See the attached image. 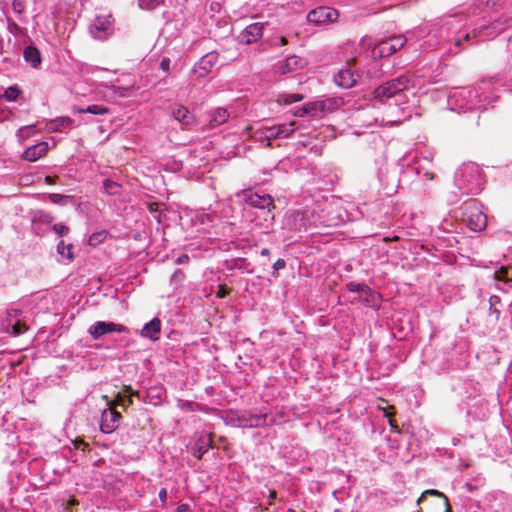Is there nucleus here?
I'll use <instances>...</instances> for the list:
<instances>
[{
    "mask_svg": "<svg viewBox=\"0 0 512 512\" xmlns=\"http://www.w3.org/2000/svg\"><path fill=\"white\" fill-rule=\"evenodd\" d=\"M302 99H303V96L301 94H298V93L284 94V95L280 96L279 102H281L283 104H286V105H289V104H292V103H295V102H299Z\"/></svg>",
    "mask_w": 512,
    "mask_h": 512,
    "instance_id": "34",
    "label": "nucleus"
},
{
    "mask_svg": "<svg viewBox=\"0 0 512 512\" xmlns=\"http://www.w3.org/2000/svg\"><path fill=\"white\" fill-rule=\"evenodd\" d=\"M319 101L323 112H333L344 104L342 97H331Z\"/></svg>",
    "mask_w": 512,
    "mask_h": 512,
    "instance_id": "22",
    "label": "nucleus"
},
{
    "mask_svg": "<svg viewBox=\"0 0 512 512\" xmlns=\"http://www.w3.org/2000/svg\"><path fill=\"white\" fill-rule=\"evenodd\" d=\"M278 41H279V45L280 46H285L288 44V40L287 38H285L284 36H281L278 38Z\"/></svg>",
    "mask_w": 512,
    "mask_h": 512,
    "instance_id": "55",
    "label": "nucleus"
},
{
    "mask_svg": "<svg viewBox=\"0 0 512 512\" xmlns=\"http://www.w3.org/2000/svg\"><path fill=\"white\" fill-rule=\"evenodd\" d=\"M263 36V25L261 23H253L248 25L241 33L242 42L252 44L257 42Z\"/></svg>",
    "mask_w": 512,
    "mask_h": 512,
    "instance_id": "15",
    "label": "nucleus"
},
{
    "mask_svg": "<svg viewBox=\"0 0 512 512\" xmlns=\"http://www.w3.org/2000/svg\"><path fill=\"white\" fill-rule=\"evenodd\" d=\"M454 183L462 194L475 195L482 191L484 177L477 165L469 163L456 170Z\"/></svg>",
    "mask_w": 512,
    "mask_h": 512,
    "instance_id": "1",
    "label": "nucleus"
},
{
    "mask_svg": "<svg viewBox=\"0 0 512 512\" xmlns=\"http://www.w3.org/2000/svg\"><path fill=\"white\" fill-rule=\"evenodd\" d=\"M505 71L507 73L512 74V54L508 57V63L506 65V67H505Z\"/></svg>",
    "mask_w": 512,
    "mask_h": 512,
    "instance_id": "53",
    "label": "nucleus"
},
{
    "mask_svg": "<svg viewBox=\"0 0 512 512\" xmlns=\"http://www.w3.org/2000/svg\"><path fill=\"white\" fill-rule=\"evenodd\" d=\"M339 17V12L328 6H319L311 10L307 15V20L310 23L317 25L332 23Z\"/></svg>",
    "mask_w": 512,
    "mask_h": 512,
    "instance_id": "8",
    "label": "nucleus"
},
{
    "mask_svg": "<svg viewBox=\"0 0 512 512\" xmlns=\"http://www.w3.org/2000/svg\"><path fill=\"white\" fill-rule=\"evenodd\" d=\"M46 181H47L48 183H51V177H50V176H47V177H46Z\"/></svg>",
    "mask_w": 512,
    "mask_h": 512,
    "instance_id": "58",
    "label": "nucleus"
},
{
    "mask_svg": "<svg viewBox=\"0 0 512 512\" xmlns=\"http://www.w3.org/2000/svg\"><path fill=\"white\" fill-rule=\"evenodd\" d=\"M208 116H209L208 127L210 129H213L217 126H220V125L226 123L230 117V114L227 109L219 107V108H216V109L212 110L211 112H209Z\"/></svg>",
    "mask_w": 512,
    "mask_h": 512,
    "instance_id": "19",
    "label": "nucleus"
},
{
    "mask_svg": "<svg viewBox=\"0 0 512 512\" xmlns=\"http://www.w3.org/2000/svg\"><path fill=\"white\" fill-rule=\"evenodd\" d=\"M21 90L17 85L10 86L4 91V98L7 101H15L20 95Z\"/></svg>",
    "mask_w": 512,
    "mask_h": 512,
    "instance_id": "33",
    "label": "nucleus"
},
{
    "mask_svg": "<svg viewBox=\"0 0 512 512\" xmlns=\"http://www.w3.org/2000/svg\"><path fill=\"white\" fill-rule=\"evenodd\" d=\"M461 219L471 231L480 232L487 226V216L477 199H469L460 207Z\"/></svg>",
    "mask_w": 512,
    "mask_h": 512,
    "instance_id": "2",
    "label": "nucleus"
},
{
    "mask_svg": "<svg viewBox=\"0 0 512 512\" xmlns=\"http://www.w3.org/2000/svg\"><path fill=\"white\" fill-rule=\"evenodd\" d=\"M287 512H296V511H295V510H293V509H288V511H287Z\"/></svg>",
    "mask_w": 512,
    "mask_h": 512,
    "instance_id": "60",
    "label": "nucleus"
},
{
    "mask_svg": "<svg viewBox=\"0 0 512 512\" xmlns=\"http://www.w3.org/2000/svg\"><path fill=\"white\" fill-rule=\"evenodd\" d=\"M500 272L504 274L506 271L504 268H501Z\"/></svg>",
    "mask_w": 512,
    "mask_h": 512,
    "instance_id": "59",
    "label": "nucleus"
},
{
    "mask_svg": "<svg viewBox=\"0 0 512 512\" xmlns=\"http://www.w3.org/2000/svg\"><path fill=\"white\" fill-rule=\"evenodd\" d=\"M189 261V256L186 255V254H183L181 256H179L176 260V263L177 264H183V263H186Z\"/></svg>",
    "mask_w": 512,
    "mask_h": 512,
    "instance_id": "52",
    "label": "nucleus"
},
{
    "mask_svg": "<svg viewBox=\"0 0 512 512\" xmlns=\"http://www.w3.org/2000/svg\"><path fill=\"white\" fill-rule=\"evenodd\" d=\"M251 264L245 258H234L226 261V267L229 270H242L251 273Z\"/></svg>",
    "mask_w": 512,
    "mask_h": 512,
    "instance_id": "23",
    "label": "nucleus"
},
{
    "mask_svg": "<svg viewBox=\"0 0 512 512\" xmlns=\"http://www.w3.org/2000/svg\"><path fill=\"white\" fill-rule=\"evenodd\" d=\"M31 133H34V127L33 126H29V127H21L18 132H17V136L19 138L20 141H23L26 137H28Z\"/></svg>",
    "mask_w": 512,
    "mask_h": 512,
    "instance_id": "41",
    "label": "nucleus"
},
{
    "mask_svg": "<svg viewBox=\"0 0 512 512\" xmlns=\"http://www.w3.org/2000/svg\"><path fill=\"white\" fill-rule=\"evenodd\" d=\"M267 414H251L247 412L234 413L230 422L239 427L256 428L267 425Z\"/></svg>",
    "mask_w": 512,
    "mask_h": 512,
    "instance_id": "5",
    "label": "nucleus"
},
{
    "mask_svg": "<svg viewBox=\"0 0 512 512\" xmlns=\"http://www.w3.org/2000/svg\"><path fill=\"white\" fill-rule=\"evenodd\" d=\"M459 442H460V440H458V439H453V444H454V445H457Z\"/></svg>",
    "mask_w": 512,
    "mask_h": 512,
    "instance_id": "57",
    "label": "nucleus"
},
{
    "mask_svg": "<svg viewBox=\"0 0 512 512\" xmlns=\"http://www.w3.org/2000/svg\"><path fill=\"white\" fill-rule=\"evenodd\" d=\"M358 79L359 74L351 66H346L334 75L336 85L344 89L352 88L356 85Z\"/></svg>",
    "mask_w": 512,
    "mask_h": 512,
    "instance_id": "13",
    "label": "nucleus"
},
{
    "mask_svg": "<svg viewBox=\"0 0 512 512\" xmlns=\"http://www.w3.org/2000/svg\"><path fill=\"white\" fill-rule=\"evenodd\" d=\"M504 30V26L499 22L492 23L489 26L481 27V33L486 37H494Z\"/></svg>",
    "mask_w": 512,
    "mask_h": 512,
    "instance_id": "25",
    "label": "nucleus"
},
{
    "mask_svg": "<svg viewBox=\"0 0 512 512\" xmlns=\"http://www.w3.org/2000/svg\"><path fill=\"white\" fill-rule=\"evenodd\" d=\"M501 303V299L499 296L497 295H492L490 298H489V305H490V313L495 315V319L498 320L499 317H500V310L497 308V305H499Z\"/></svg>",
    "mask_w": 512,
    "mask_h": 512,
    "instance_id": "32",
    "label": "nucleus"
},
{
    "mask_svg": "<svg viewBox=\"0 0 512 512\" xmlns=\"http://www.w3.org/2000/svg\"><path fill=\"white\" fill-rule=\"evenodd\" d=\"M164 0H139V7L145 10H153Z\"/></svg>",
    "mask_w": 512,
    "mask_h": 512,
    "instance_id": "37",
    "label": "nucleus"
},
{
    "mask_svg": "<svg viewBox=\"0 0 512 512\" xmlns=\"http://www.w3.org/2000/svg\"><path fill=\"white\" fill-rule=\"evenodd\" d=\"M413 81L408 75H400L379 85L373 91V97L381 103L412 87Z\"/></svg>",
    "mask_w": 512,
    "mask_h": 512,
    "instance_id": "3",
    "label": "nucleus"
},
{
    "mask_svg": "<svg viewBox=\"0 0 512 512\" xmlns=\"http://www.w3.org/2000/svg\"><path fill=\"white\" fill-rule=\"evenodd\" d=\"M8 28L11 32H16L20 29L18 24L14 22L10 17H7Z\"/></svg>",
    "mask_w": 512,
    "mask_h": 512,
    "instance_id": "49",
    "label": "nucleus"
},
{
    "mask_svg": "<svg viewBox=\"0 0 512 512\" xmlns=\"http://www.w3.org/2000/svg\"><path fill=\"white\" fill-rule=\"evenodd\" d=\"M286 267V262L284 259H278L274 264H273V269H274V275L277 277V274L276 272L279 271V270H282Z\"/></svg>",
    "mask_w": 512,
    "mask_h": 512,
    "instance_id": "46",
    "label": "nucleus"
},
{
    "mask_svg": "<svg viewBox=\"0 0 512 512\" xmlns=\"http://www.w3.org/2000/svg\"><path fill=\"white\" fill-rule=\"evenodd\" d=\"M111 16H99L90 24L89 30L94 39L103 40L112 34Z\"/></svg>",
    "mask_w": 512,
    "mask_h": 512,
    "instance_id": "10",
    "label": "nucleus"
},
{
    "mask_svg": "<svg viewBox=\"0 0 512 512\" xmlns=\"http://www.w3.org/2000/svg\"><path fill=\"white\" fill-rule=\"evenodd\" d=\"M219 55L216 51L206 53L201 59L195 63L192 73L199 78H205L212 73L213 68L218 63Z\"/></svg>",
    "mask_w": 512,
    "mask_h": 512,
    "instance_id": "9",
    "label": "nucleus"
},
{
    "mask_svg": "<svg viewBox=\"0 0 512 512\" xmlns=\"http://www.w3.org/2000/svg\"><path fill=\"white\" fill-rule=\"evenodd\" d=\"M239 196L243 197L244 201L253 208L267 209L268 214L271 213L270 209L274 208L273 198L269 194H259L251 190H244Z\"/></svg>",
    "mask_w": 512,
    "mask_h": 512,
    "instance_id": "6",
    "label": "nucleus"
},
{
    "mask_svg": "<svg viewBox=\"0 0 512 512\" xmlns=\"http://www.w3.org/2000/svg\"><path fill=\"white\" fill-rule=\"evenodd\" d=\"M184 278V273L182 270L180 269H177L173 275H172V278L171 280L174 281V282H178V281H181L182 279Z\"/></svg>",
    "mask_w": 512,
    "mask_h": 512,
    "instance_id": "50",
    "label": "nucleus"
},
{
    "mask_svg": "<svg viewBox=\"0 0 512 512\" xmlns=\"http://www.w3.org/2000/svg\"><path fill=\"white\" fill-rule=\"evenodd\" d=\"M261 131H262L263 137L268 140V143H267L268 146L271 145V143H270L271 140L280 138L278 125L271 126V127H263Z\"/></svg>",
    "mask_w": 512,
    "mask_h": 512,
    "instance_id": "27",
    "label": "nucleus"
},
{
    "mask_svg": "<svg viewBox=\"0 0 512 512\" xmlns=\"http://www.w3.org/2000/svg\"><path fill=\"white\" fill-rule=\"evenodd\" d=\"M72 123H73V120L69 117H61V118H57L53 121L55 130H60L61 128L71 127Z\"/></svg>",
    "mask_w": 512,
    "mask_h": 512,
    "instance_id": "36",
    "label": "nucleus"
},
{
    "mask_svg": "<svg viewBox=\"0 0 512 512\" xmlns=\"http://www.w3.org/2000/svg\"><path fill=\"white\" fill-rule=\"evenodd\" d=\"M120 189V185L110 179H105L103 181V190L105 193L109 195H116L118 194Z\"/></svg>",
    "mask_w": 512,
    "mask_h": 512,
    "instance_id": "31",
    "label": "nucleus"
},
{
    "mask_svg": "<svg viewBox=\"0 0 512 512\" xmlns=\"http://www.w3.org/2000/svg\"><path fill=\"white\" fill-rule=\"evenodd\" d=\"M77 113H90L94 115H104L109 112V109L106 106L103 105H89L86 108H79L76 110Z\"/></svg>",
    "mask_w": 512,
    "mask_h": 512,
    "instance_id": "26",
    "label": "nucleus"
},
{
    "mask_svg": "<svg viewBox=\"0 0 512 512\" xmlns=\"http://www.w3.org/2000/svg\"><path fill=\"white\" fill-rule=\"evenodd\" d=\"M113 332L125 333L127 332V327L114 322L97 321L88 329L89 335L94 340H99L102 336Z\"/></svg>",
    "mask_w": 512,
    "mask_h": 512,
    "instance_id": "7",
    "label": "nucleus"
},
{
    "mask_svg": "<svg viewBox=\"0 0 512 512\" xmlns=\"http://www.w3.org/2000/svg\"><path fill=\"white\" fill-rule=\"evenodd\" d=\"M278 128H279V136L280 138H287L289 136H291L293 134V132L295 131L294 127H293V124L290 123V124H280L278 125Z\"/></svg>",
    "mask_w": 512,
    "mask_h": 512,
    "instance_id": "38",
    "label": "nucleus"
},
{
    "mask_svg": "<svg viewBox=\"0 0 512 512\" xmlns=\"http://www.w3.org/2000/svg\"><path fill=\"white\" fill-rule=\"evenodd\" d=\"M347 290L349 292H357L365 295L371 292V289L367 285L355 282H349L347 284Z\"/></svg>",
    "mask_w": 512,
    "mask_h": 512,
    "instance_id": "29",
    "label": "nucleus"
},
{
    "mask_svg": "<svg viewBox=\"0 0 512 512\" xmlns=\"http://www.w3.org/2000/svg\"><path fill=\"white\" fill-rule=\"evenodd\" d=\"M107 237V231L101 230L98 232H94L90 235L88 244L90 246H97L98 244L102 243Z\"/></svg>",
    "mask_w": 512,
    "mask_h": 512,
    "instance_id": "30",
    "label": "nucleus"
},
{
    "mask_svg": "<svg viewBox=\"0 0 512 512\" xmlns=\"http://www.w3.org/2000/svg\"><path fill=\"white\" fill-rule=\"evenodd\" d=\"M276 497H277L276 491L273 490V489L269 490V499H270V501L268 502V504L271 505L272 504V500L276 499Z\"/></svg>",
    "mask_w": 512,
    "mask_h": 512,
    "instance_id": "54",
    "label": "nucleus"
},
{
    "mask_svg": "<svg viewBox=\"0 0 512 512\" xmlns=\"http://www.w3.org/2000/svg\"><path fill=\"white\" fill-rule=\"evenodd\" d=\"M49 198H50L51 202H53L55 204H59V203H61V201L63 199L68 198V196H64V195H61V194L53 193V194L49 195Z\"/></svg>",
    "mask_w": 512,
    "mask_h": 512,
    "instance_id": "47",
    "label": "nucleus"
},
{
    "mask_svg": "<svg viewBox=\"0 0 512 512\" xmlns=\"http://www.w3.org/2000/svg\"><path fill=\"white\" fill-rule=\"evenodd\" d=\"M261 255L268 257L270 255V250L268 248H263L261 250Z\"/></svg>",
    "mask_w": 512,
    "mask_h": 512,
    "instance_id": "56",
    "label": "nucleus"
},
{
    "mask_svg": "<svg viewBox=\"0 0 512 512\" xmlns=\"http://www.w3.org/2000/svg\"><path fill=\"white\" fill-rule=\"evenodd\" d=\"M161 333V320L157 317L146 323L140 331V335L143 338H147L151 341H157L160 338Z\"/></svg>",
    "mask_w": 512,
    "mask_h": 512,
    "instance_id": "16",
    "label": "nucleus"
},
{
    "mask_svg": "<svg viewBox=\"0 0 512 512\" xmlns=\"http://www.w3.org/2000/svg\"><path fill=\"white\" fill-rule=\"evenodd\" d=\"M12 9L21 19V16L24 14L25 9H26V1L25 0H12Z\"/></svg>",
    "mask_w": 512,
    "mask_h": 512,
    "instance_id": "35",
    "label": "nucleus"
},
{
    "mask_svg": "<svg viewBox=\"0 0 512 512\" xmlns=\"http://www.w3.org/2000/svg\"><path fill=\"white\" fill-rule=\"evenodd\" d=\"M323 112L321 109L320 101H312L304 104L301 108H299L295 112V116L297 117H304V116H312L315 117L319 113Z\"/></svg>",
    "mask_w": 512,
    "mask_h": 512,
    "instance_id": "20",
    "label": "nucleus"
},
{
    "mask_svg": "<svg viewBox=\"0 0 512 512\" xmlns=\"http://www.w3.org/2000/svg\"><path fill=\"white\" fill-rule=\"evenodd\" d=\"M133 394H129V395H122V394H118L117 396V404L122 406V407H127L129 406L130 404H132V399H131V396Z\"/></svg>",
    "mask_w": 512,
    "mask_h": 512,
    "instance_id": "42",
    "label": "nucleus"
},
{
    "mask_svg": "<svg viewBox=\"0 0 512 512\" xmlns=\"http://www.w3.org/2000/svg\"><path fill=\"white\" fill-rule=\"evenodd\" d=\"M159 69L162 70L167 75L170 74L171 70V60L168 57H163L159 63Z\"/></svg>",
    "mask_w": 512,
    "mask_h": 512,
    "instance_id": "43",
    "label": "nucleus"
},
{
    "mask_svg": "<svg viewBox=\"0 0 512 512\" xmlns=\"http://www.w3.org/2000/svg\"><path fill=\"white\" fill-rule=\"evenodd\" d=\"M228 294H229V289L225 285L219 286V289L216 293L218 298H224Z\"/></svg>",
    "mask_w": 512,
    "mask_h": 512,
    "instance_id": "48",
    "label": "nucleus"
},
{
    "mask_svg": "<svg viewBox=\"0 0 512 512\" xmlns=\"http://www.w3.org/2000/svg\"><path fill=\"white\" fill-rule=\"evenodd\" d=\"M171 116L180 123L183 130L190 129L195 124L194 114L184 105L174 104L170 107Z\"/></svg>",
    "mask_w": 512,
    "mask_h": 512,
    "instance_id": "11",
    "label": "nucleus"
},
{
    "mask_svg": "<svg viewBox=\"0 0 512 512\" xmlns=\"http://www.w3.org/2000/svg\"><path fill=\"white\" fill-rule=\"evenodd\" d=\"M8 325L11 326L12 333L14 335H20L27 330V326L24 323L20 322V320H16V321L12 322V324H8Z\"/></svg>",
    "mask_w": 512,
    "mask_h": 512,
    "instance_id": "39",
    "label": "nucleus"
},
{
    "mask_svg": "<svg viewBox=\"0 0 512 512\" xmlns=\"http://www.w3.org/2000/svg\"><path fill=\"white\" fill-rule=\"evenodd\" d=\"M23 57L33 68H37L41 64V54L35 46L25 47Z\"/></svg>",
    "mask_w": 512,
    "mask_h": 512,
    "instance_id": "21",
    "label": "nucleus"
},
{
    "mask_svg": "<svg viewBox=\"0 0 512 512\" xmlns=\"http://www.w3.org/2000/svg\"><path fill=\"white\" fill-rule=\"evenodd\" d=\"M428 494H429V495H435V496H438V497L443 498V500H444L445 512H451V505H450V503H449L448 498H447V497H446L442 492H440V491H438V490H435V489L426 490V491L422 494V496L419 498L418 503H419V502H421V501L425 498V496H426V495H428Z\"/></svg>",
    "mask_w": 512,
    "mask_h": 512,
    "instance_id": "28",
    "label": "nucleus"
},
{
    "mask_svg": "<svg viewBox=\"0 0 512 512\" xmlns=\"http://www.w3.org/2000/svg\"><path fill=\"white\" fill-rule=\"evenodd\" d=\"M159 499L161 500L162 503L166 502V499H167V490H166V488L160 489V491H159Z\"/></svg>",
    "mask_w": 512,
    "mask_h": 512,
    "instance_id": "51",
    "label": "nucleus"
},
{
    "mask_svg": "<svg viewBox=\"0 0 512 512\" xmlns=\"http://www.w3.org/2000/svg\"><path fill=\"white\" fill-rule=\"evenodd\" d=\"M22 314L20 309H10L7 311V321L8 324H12V322L18 320V317Z\"/></svg>",
    "mask_w": 512,
    "mask_h": 512,
    "instance_id": "45",
    "label": "nucleus"
},
{
    "mask_svg": "<svg viewBox=\"0 0 512 512\" xmlns=\"http://www.w3.org/2000/svg\"><path fill=\"white\" fill-rule=\"evenodd\" d=\"M39 220L45 224H49L52 222L53 217L49 213H45L43 211H40L37 213V215L34 216L33 221Z\"/></svg>",
    "mask_w": 512,
    "mask_h": 512,
    "instance_id": "40",
    "label": "nucleus"
},
{
    "mask_svg": "<svg viewBox=\"0 0 512 512\" xmlns=\"http://www.w3.org/2000/svg\"><path fill=\"white\" fill-rule=\"evenodd\" d=\"M72 250H73V245L72 244H65V242L63 240H61L57 244V252H58V254H60L63 258L68 259L69 261H73L74 258H75L74 253L72 252Z\"/></svg>",
    "mask_w": 512,
    "mask_h": 512,
    "instance_id": "24",
    "label": "nucleus"
},
{
    "mask_svg": "<svg viewBox=\"0 0 512 512\" xmlns=\"http://www.w3.org/2000/svg\"><path fill=\"white\" fill-rule=\"evenodd\" d=\"M406 41L407 39L403 35L392 36L382 40L373 47L371 56L375 60L389 57L400 50L405 45Z\"/></svg>",
    "mask_w": 512,
    "mask_h": 512,
    "instance_id": "4",
    "label": "nucleus"
},
{
    "mask_svg": "<svg viewBox=\"0 0 512 512\" xmlns=\"http://www.w3.org/2000/svg\"><path fill=\"white\" fill-rule=\"evenodd\" d=\"M305 65V61L296 55L287 57L284 61H280L277 64V69L281 74L291 73L298 68H302Z\"/></svg>",
    "mask_w": 512,
    "mask_h": 512,
    "instance_id": "17",
    "label": "nucleus"
},
{
    "mask_svg": "<svg viewBox=\"0 0 512 512\" xmlns=\"http://www.w3.org/2000/svg\"><path fill=\"white\" fill-rule=\"evenodd\" d=\"M213 447L212 433L203 434L199 437L195 446L192 448V455L201 459L203 455L208 452L210 448Z\"/></svg>",
    "mask_w": 512,
    "mask_h": 512,
    "instance_id": "18",
    "label": "nucleus"
},
{
    "mask_svg": "<svg viewBox=\"0 0 512 512\" xmlns=\"http://www.w3.org/2000/svg\"><path fill=\"white\" fill-rule=\"evenodd\" d=\"M53 231L60 237L66 235L69 232V227L62 223L54 224L52 227Z\"/></svg>",
    "mask_w": 512,
    "mask_h": 512,
    "instance_id": "44",
    "label": "nucleus"
},
{
    "mask_svg": "<svg viewBox=\"0 0 512 512\" xmlns=\"http://www.w3.org/2000/svg\"><path fill=\"white\" fill-rule=\"evenodd\" d=\"M121 418V414L115 409H105L101 414L100 430L106 434L112 433L118 428Z\"/></svg>",
    "mask_w": 512,
    "mask_h": 512,
    "instance_id": "12",
    "label": "nucleus"
},
{
    "mask_svg": "<svg viewBox=\"0 0 512 512\" xmlns=\"http://www.w3.org/2000/svg\"><path fill=\"white\" fill-rule=\"evenodd\" d=\"M49 146L47 142H39L25 149L22 154L24 160L35 162L45 156L48 152Z\"/></svg>",
    "mask_w": 512,
    "mask_h": 512,
    "instance_id": "14",
    "label": "nucleus"
}]
</instances>
